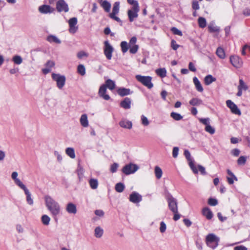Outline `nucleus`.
<instances>
[{
	"instance_id": "obj_1",
	"label": "nucleus",
	"mask_w": 250,
	"mask_h": 250,
	"mask_svg": "<svg viewBox=\"0 0 250 250\" xmlns=\"http://www.w3.org/2000/svg\"><path fill=\"white\" fill-rule=\"evenodd\" d=\"M45 206L56 222L58 216L61 214V208L58 202L49 195L44 197Z\"/></svg>"
},
{
	"instance_id": "obj_2",
	"label": "nucleus",
	"mask_w": 250,
	"mask_h": 250,
	"mask_svg": "<svg viewBox=\"0 0 250 250\" xmlns=\"http://www.w3.org/2000/svg\"><path fill=\"white\" fill-rule=\"evenodd\" d=\"M220 238L213 233H209L206 237V243L209 248L214 249L219 244Z\"/></svg>"
},
{
	"instance_id": "obj_3",
	"label": "nucleus",
	"mask_w": 250,
	"mask_h": 250,
	"mask_svg": "<svg viewBox=\"0 0 250 250\" xmlns=\"http://www.w3.org/2000/svg\"><path fill=\"white\" fill-rule=\"evenodd\" d=\"M135 78L139 82L148 89H151L153 87V84L151 82L152 77L150 76L137 75L135 76Z\"/></svg>"
},
{
	"instance_id": "obj_4",
	"label": "nucleus",
	"mask_w": 250,
	"mask_h": 250,
	"mask_svg": "<svg viewBox=\"0 0 250 250\" xmlns=\"http://www.w3.org/2000/svg\"><path fill=\"white\" fill-rule=\"evenodd\" d=\"M104 53L106 58L108 60H110L112 57L114 48L107 40L104 42Z\"/></svg>"
},
{
	"instance_id": "obj_5",
	"label": "nucleus",
	"mask_w": 250,
	"mask_h": 250,
	"mask_svg": "<svg viewBox=\"0 0 250 250\" xmlns=\"http://www.w3.org/2000/svg\"><path fill=\"white\" fill-rule=\"evenodd\" d=\"M52 79L57 83V86L59 89H62L64 86L66 79L64 76L58 74L52 73Z\"/></svg>"
},
{
	"instance_id": "obj_6",
	"label": "nucleus",
	"mask_w": 250,
	"mask_h": 250,
	"mask_svg": "<svg viewBox=\"0 0 250 250\" xmlns=\"http://www.w3.org/2000/svg\"><path fill=\"white\" fill-rule=\"evenodd\" d=\"M139 169V167L132 163L125 165L122 168V172L125 175H128L134 173Z\"/></svg>"
},
{
	"instance_id": "obj_7",
	"label": "nucleus",
	"mask_w": 250,
	"mask_h": 250,
	"mask_svg": "<svg viewBox=\"0 0 250 250\" xmlns=\"http://www.w3.org/2000/svg\"><path fill=\"white\" fill-rule=\"evenodd\" d=\"M169 209L172 212H177L178 211V206L176 200L170 194L167 197Z\"/></svg>"
},
{
	"instance_id": "obj_8",
	"label": "nucleus",
	"mask_w": 250,
	"mask_h": 250,
	"mask_svg": "<svg viewBox=\"0 0 250 250\" xmlns=\"http://www.w3.org/2000/svg\"><path fill=\"white\" fill-rule=\"evenodd\" d=\"M56 10L58 12H68L69 8L68 4L64 0H58L56 2Z\"/></svg>"
},
{
	"instance_id": "obj_9",
	"label": "nucleus",
	"mask_w": 250,
	"mask_h": 250,
	"mask_svg": "<svg viewBox=\"0 0 250 250\" xmlns=\"http://www.w3.org/2000/svg\"><path fill=\"white\" fill-rule=\"evenodd\" d=\"M227 106L230 109L231 112L236 115H240L241 114V111L237 107V105L230 100H228L226 101Z\"/></svg>"
},
{
	"instance_id": "obj_10",
	"label": "nucleus",
	"mask_w": 250,
	"mask_h": 250,
	"mask_svg": "<svg viewBox=\"0 0 250 250\" xmlns=\"http://www.w3.org/2000/svg\"><path fill=\"white\" fill-rule=\"evenodd\" d=\"M230 62L236 68L241 67L243 64L242 60L239 56L235 55L230 57Z\"/></svg>"
},
{
	"instance_id": "obj_11",
	"label": "nucleus",
	"mask_w": 250,
	"mask_h": 250,
	"mask_svg": "<svg viewBox=\"0 0 250 250\" xmlns=\"http://www.w3.org/2000/svg\"><path fill=\"white\" fill-rule=\"evenodd\" d=\"M139 7H132L131 9L128 10L127 11V15L128 16L129 21L132 22L134 19L138 17V13L139 11Z\"/></svg>"
},
{
	"instance_id": "obj_12",
	"label": "nucleus",
	"mask_w": 250,
	"mask_h": 250,
	"mask_svg": "<svg viewBox=\"0 0 250 250\" xmlns=\"http://www.w3.org/2000/svg\"><path fill=\"white\" fill-rule=\"evenodd\" d=\"M184 155L187 158V159L189 161V165L190 167V168L192 169V171L195 174H197L198 172V170L197 169L196 167L194 166V163L191 160V155L190 152L188 150H185L184 151Z\"/></svg>"
},
{
	"instance_id": "obj_13",
	"label": "nucleus",
	"mask_w": 250,
	"mask_h": 250,
	"mask_svg": "<svg viewBox=\"0 0 250 250\" xmlns=\"http://www.w3.org/2000/svg\"><path fill=\"white\" fill-rule=\"evenodd\" d=\"M55 10V9L53 7H51L49 5H42L39 7V11L42 14H50L53 13Z\"/></svg>"
},
{
	"instance_id": "obj_14",
	"label": "nucleus",
	"mask_w": 250,
	"mask_h": 250,
	"mask_svg": "<svg viewBox=\"0 0 250 250\" xmlns=\"http://www.w3.org/2000/svg\"><path fill=\"white\" fill-rule=\"evenodd\" d=\"M129 201L133 203H139L142 200V197L138 193L134 191L129 196Z\"/></svg>"
},
{
	"instance_id": "obj_15",
	"label": "nucleus",
	"mask_w": 250,
	"mask_h": 250,
	"mask_svg": "<svg viewBox=\"0 0 250 250\" xmlns=\"http://www.w3.org/2000/svg\"><path fill=\"white\" fill-rule=\"evenodd\" d=\"M78 22L77 18L74 17L69 19L68 21L69 26V32L71 33H75L78 28L75 27Z\"/></svg>"
},
{
	"instance_id": "obj_16",
	"label": "nucleus",
	"mask_w": 250,
	"mask_h": 250,
	"mask_svg": "<svg viewBox=\"0 0 250 250\" xmlns=\"http://www.w3.org/2000/svg\"><path fill=\"white\" fill-rule=\"evenodd\" d=\"M21 188L23 190L24 193L26 195V200L27 203L29 205H33L34 203L33 200L31 197V194L29 190L25 186H23Z\"/></svg>"
},
{
	"instance_id": "obj_17",
	"label": "nucleus",
	"mask_w": 250,
	"mask_h": 250,
	"mask_svg": "<svg viewBox=\"0 0 250 250\" xmlns=\"http://www.w3.org/2000/svg\"><path fill=\"white\" fill-rule=\"evenodd\" d=\"M106 92V85L104 84L102 85L99 88L98 92L99 95L101 97H102L105 100H109L110 97L108 95L105 94Z\"/></svg>"
},
{
	"instance_id": "obj_18",
	"label": "nucleus",
	"mask_w": 250,
	"mask_h": 250,
	"mask_svg": "<svg viewBox=\"0 0 250 250\" xmlns=\"http://www.w3.org/2000/svg\"><path fill=\"white\" fill-rule=\"evenodd\" d=\"M65 209L69 214H75L77 211L76 206L72 203H68L66 206Z\"/></svg>"
},
{
	"instance_id": "obj_19",
	"label": "nucleus",
	"mask_w": 250,
	"mask_h": 250,
	"mask_svg": "<svg viewBox=\"0 0 250 250\" xmlns=\"http://www.w3.org/2000/svg\"><path fill=\"white\" fill-rule=\"evenodd\" d=\"M18 173L16 171H14L12 173L11 178L14 181L15 184L18 186L20 188H21L23 186H25L23 183L17 178Z\"/></svg>"
},
{
	"instance_id": "obj_20",
	"label": "nucleus",
	"mask_w": 250,
	"mask_h": 250,
	"mask_svg": "<svg viewBox=\"0 0 250 250\" xmlns=\"http://www.w3.org/2000/svg\"><path fill=\"white\" fill-rule=\"evenodd\" d=\"M131 99L126 97L120 103V106L125 109H128L131 107Z\"/></svg>"
},
{
	"instance_id": "obj_21",
	"label": "nucleus",
	"mask_w": 250,
	"mask_h": 250,
	"mask_svg": "<svg viewBox=\"0 0 250 250\" xmlns=\"http://www.w3.org/2000/svg\"><path fill=\"white\" fill-rule=\"evenodd\" d=\"M117 93L120 96L124 97L125 96L131 94L133 92L131 91L130 89L129 88L120 87L118 89Z\"/></svg>"
},
{
	"instance_id": "obj_22",
	"label": "nucleus",
	"mask_w": 250,
	"mask_h": 250,
	"mask_svg": "<svg viewBox=\"0 0 250 250\" xmlns=\"http://www.w3.org/2000/svg\"><path fill=\"white\" fill-rule=\"evenodd\" d=\"M202 214L208 220L213 217V213L208 207H205L202 209Z\"/></svg>"
},
{
	"instance_id": "obj_23",
	"label": "nucleus",
	"mask_w": 250,
	"mask_h": 250,
	"mask_svg": "<svg viewBox=\"0 0 250 250\" xmlns=\"http://www.w3.org/2000/svg\"><path fill=\"white\" fill-rule=\"evenodd\" d=\"M119 125L123 128L131 129L132 126L131 122L124 119L119 122Z\"/></svg>"
},
{
	"instance_id": "obj_24",
	"label": "nucleus",
	"mask_w": 250,
	"mask_h": 250,
	"mask_svg": "<svg viewBox=\"0 0 250 250\" xmlns=\"http://www.w3.org/2000/svg\"><path fill=\"white\" fill-rule=\"evenodd\" d=\"M193 82L195 86L196 90L200 92H202L204 90L203 87L200 82L199 81V80L196 77H194L193 78Z\"/></svg>"
},
{
	"instance_id": "obj_25",
	"label": "nucleus",
	"mask_w": 250,
	"mask_h": 250,
	"mask_svg": "<svg viewBox=\"0 0 250 250\" xmlns=\"http://www.w3.org/2000/svg\"><path fill=\"white\" fill-rule=\"evenodd\" d=\"M189 104L192 106H199L203 104V101L198 98H193L189 101Z\"/></svg>"
},
{
	"instance_id": "obj_26",
	"label": "nucleus",
	"mask_w": 250,
	"mask_h": 250,
	"mask_svg": "<svg viewBox=\"0 0 250 250\" xmlns=\"http://www.w3.org/2000/svg\"><path fill=\"white\" fill-rule=\"evenodd\" d=\"M80 123L81 125L84 127H86L88 126V121L87 119V115L85 114H83L82 115L81 118H80Z\"/></svg>"
},
{
	"instance_id": "obj_27",
	"label": "nucleus",
	"mask_w": 250,
	"mask_h": 250,
	"mask_svg": "<svg viewBox=\"0 0 250 250\" xmlns=\"http://www.w3.org/2000/svg\"><path fill=\"white\" fill-rule=\"evenodd\" d=\"M216 81V78L211 75H208L205 77L204 82L206 85H208Z\"/></svg>"
},
{
	"instance_id": "obj_28",
	"label": "nucleus",
	"mask_w": 250,
	"mask_h": 250,
	"mask_svg": "<svg viewBox=\"0 0 250 250\" xmlns=\"http://www.w3.org/2000/svg\"><path fill=\"white\" fill-rule=\"evenodd\" d=\"M157 75L160 77L163 78L166 76L167 70L165 68H158L155 71Z\"/></svg>"
},
{
	"instance_id": "obj_29",
	"label": "nucleus",
	"mask_w": 250,
	"mask_h": 250,
	"mask_svg": "<svg viewBox=\"0 0 250 250\" xmlns=\"http://www.w3.org/2000/svg\"><path fill=\"white\" fill-rule=\"evenodd\" d=\"M208 29L210 33L219 32L220 31V27L215 25L213 23L208 25Z\"/></svg>"
},
{
	"instance_id": "obj_30",
	"label": "nucleus",
	"mask_w": 250,
	"mask_h": 250,
	"mask_svg": "<svg viewBox=\"0 0 250 250\" xmlns=\"http://www.w3.org/2000/svg\"><path fill=\"white\" fill-rule=\"evenodd\" d=\"M47 41L50 42H55L56 43L60 44L61 43V41L55 36L49 35L47 38Z\"/></svg>"
},
{
	"instance_id": "obj_31",
	"label": "nucleus",
	"mask_w": 250,
	"mask_h": 250,
	"mask_svg": "<svg viewBox=\"0 0 250 250\" xmlns=\"http://www.w3.org/2000/svg\"><path fill=\"white\" fill-rule=\"evenodd\" d=\"M104 230L100 227H97L95 229L94 235L96 238H101L103 235Z\"/></svg>"
},
{
	"instance_id": "obj_32",
	"label": "nucleus",
	"mask_w": 250,
	"mask_h": 250,
	"mask_svg": "<svg viewBox=\"0 0 250 250\" xmlns=\"http://www.w3.org/2000/svg\"><path fill=\"white\" fill-rule=\"evenodd\" d=\"M154 173L157 179H160L163 174V171L161 167L159 166H156L154 168Z\"/></svg>"
},
{
	"instance_id": "obj_33",
	"label": "nucleus",
	"mask_w": 250,
	"mask_h": 250,
	"mask_svg": "<svg viewBox=\"0 0 250 250\" xmlns=\"http://www.w3.org/2000/svg\"><path fill=\"white\" fill-rule=\"evenodd\" d=\"M101 6L104 8V9L106 12H108L110 11V8H111V4L107 0H104L102 2H101Z\"/></svg>"
},
{
	"instance_id": "obj_34",
	"label": "nucleus",
	"mask_w": 250,
	"mask_h": 250,
	"mask_svg": "<svg viewBox=\"0 0 250 250\" xmlns=\"http://www.w3.org/2000/svg\"><path fill=\"white\" fill-rule=\"evenodd\" d=\"M50 220V218L46 214H44L41 217V222L44 226H48L49 225Z\"/></svg>"
},
{
	"instance_id": "obj_35",
	"label": "nucleus",
	"mask_w": 250,
	"mask_h": 250,
	"mask_svg": "<svg viewBox=\"0 0 250 250\" xmlns=\"http://www.w3.org/2000/svg\"><path fill=\"white\" fill-rule=\"evenodd\" d=\"M104 85H106V87L109 88L110 90H113L115 87V82L110 80L108 79L105 81V84Z\"/></svg>"
},
{
	"instance_id": "obj_36",
	"label": "nucleus",
	"mask_w": 250,
	"mask_h": 250,
	"mask_svg": "<svg viewBox=\"0 0 250 250\" xmlns=\"http://www.w3.org/2000/svg\"><path fill=\"white\" fill-rule=\"evenodd\" d=\"M89 184L90 188L93 189H95L98 188V181L96 179H90L89 180Z\"/></svg>"
},
{
	"instance_id": "obj_37",
	"label": "nucleus",
	"mask_w": 250,
	"mask_h": 250,
	"mask_svg": "<svg viewBox=\"0 0 250 250\" xmlns=\"http://www.w3.org/2000/svg\"><path fill=\"white\" fill-rule=\"evenodd\" d=\"M216 55L218 56L219 58L220 59H224L225 58V53L224 49L221 47H219L217 48L216 51Z\"/></svg>"
},
{
	"instance_id": "obj_38",
	"label": "nucleus",
	"mask_w": 250,
	"mask_h": 250,
	"mask_svg": "<svg viewBox=\"0 0 250 250\" xmlns=\"http://www.w3.org/2000/svg\"><path fill=\"white\" fill-rule=\"evenodd\" d=\"M66 154L71 158L74 159L75 158V154L74 148L72 147H68L65 150Z\"/></svg>"
},
{
	"instance_id": "obj_39",
	"label": "nucleus",
	"mask_w": 250,
	"mask_h": 250,
	"mask_svg": "<svg viewBox=\"0 0 250 250\" xmlns=\"http://www.w3.org/2000/svg\"><path fill=\"white\" fill-rule=\"evenodd\" d=\"M125 186L123 183H118L116 184L115 189L118 192H122L124 191Z\"/></svg>"
},
{
	"instance_id": "obj_40",
	"label": "nucleus",
	"mask_w": 250,
	"mask_h": 250,
	"mask_svg": "<svg viewBox=\"0 0 250 250\" xmlns=\"http://www.w3.org/2000/svg\"><path fill=\"white\" fill-rule=\"evenodd\" d=\"M239 85L238 86V89H241L242 90H247L248 89V86L245 83L244 81L242 79H240L239 82Z\"/></svg>"
},
{
	"instance_id": "obj_41",
	"label": "nucleus",
	"mask_w": 250,
	"mask_h": 250,
	"mask_svg": "<svg viewBox=\"0 0 250 250\" xmlns=\"http://www.w3.org/2000/svg\"><path fill=\"white\" fill-rule=\"evenodd\" d=\"M120 8V2L119 1H116L114 3L113 5V7L112 9V11L111 13H113V15H116L119 13Z\"/></svg>"
},
{
	"instance_id": "obj_42",
	"label": "nucleus",
	"mask_w": 250,
	"mask_h": 250,
	"mask_svg": "<svg viewBox=\"0 0 250 250\" xmlns=\"http://www.w3.org/2000/svg\"><path fill=\"white\" fill-rule=\"evenodd\" d=\"M170 117L175 121H180L183 119V116L181 114L174 112L170 113Z\"/></svg>"
},
{
	"instance_id": "obj_43",
	"label": "nucleus",
	"mask_w": 250,
	"mask_h": 250,
	"mask_svg": "<svg viewBox=\"0 0 250 250\" xmlns=\"http://www.w3.org/2000/svg\"><path fill=\"white\" fill-rule=\"evenodd\" d=\"M198 21L200 27L203 28L206 26L207 22L205 18L200 17L198 20Z\"/></svg>"
},
{
	"instance_id": "obj_44",
	"label": "nucleus",
	"mask_w": 250,
	"mask_h": 250,
	"mask_svg": "<svg viewBox=\"0 0 250 250\" xmlns=\"http://www.w3.org/2000/svg\"><path fill=\"white\" fill-rule=\"evenodd\" d=\"M121 50L123 53H125L127 52L128 49V45L126 42L123 41L121 43Z\"/></svg>"
},
{
	"instance_id": "obj_45",
	"label": "nucleus",
	"mask_w": 250,
	"mask_h": 250,
	"mask_svg": "<svg viewBox=\"0 0 250 250\" xmlns=\"http://www.w3.org/2000/svg\"><path fill=\"white\" fill-rule=\"evenodd\" d=\"M78 72L82 76H83L85 74V69L83 65L79 64L77 68Z\"/></svg>"
},
{
	"instance_id": "obj_46",
	"label": "nucleus",
	"mask_w": 250,
	"mask_h": 250,
	"mask_svg": "<svg viewBox=\"0 0 250 250\" xmlns=\"http://www.w3.org/2000/svg\"><path fill=\"white\" fill-rule=\"evenodd\" d=\"M13 61L16 64H20L22 62V59L20 56L16 55L13 57Z\"/></svg>"
},
{
	"instance_id": "obj_47",
	"label": "nucleus",
	"mask_w": 250,
	"mask_h": 250,
	"mask_svg": "<svg viewBox=\"0 0 250 250\" xmlns=\"http://www.w3.org/2000/svg\"><path fill=\"white\" fill-rule=\"evenodd\" d=\"M205 130L206 132L211 135L213 134L215 131L214 128L211 126L210 125L206 126Z\"/></svg>"
},
{
	"instance_id": "obj_48",
	"label": "nucleus",
	"mask_w": 250,
	"mask_h": 250,
	"mask_svg": "<svg viewBox=\"0 0 250 250\" xmlns=\"http://www.w3.org/2000/svg\"><path fill=\"white\" fill-rule=\"evenodd\" d=\"M247 160L246 156H240L237 160V164L238 165H244L245 164Z\"/></svg>"
},
{
	"instance_id": "obj_49",
	"label": "nucleus",
	"mask_w": 250,
	"mask_h": 250,
	"mask_svg": "<svg viewBox=\"0 0 250 250\" xmlns=\"http://www.w3.org/2000/svg\"><path fill=\"white\" fill-rule=\"evenodd\" d=\"M208 203L210 206H215L218 204V201L215 198H209Z\"/></svg>"
},
{
	"instance_id": "obj_50",
	"label": "nucleus",
	"mask_w": 250,
	"mask_h": 250,
	"mask_svg": "<svg viewBox=\"0 0 250 250\" xmlns=\"http://www.w3.org/2000/svg\"><path fill=\"white\" fill-rule=\"evenodd\" d=\"M171 31L174 35H179L182 36L183 35L182 32L176 27H172L171 29Z\"/></svg>"
},
{
	"instance_id": "obj_51",
	"label": "nucleus",
	"mask_w": 250,
	"mask_h": 250,
	"mask_svg": "<svg viewBox=\"0 0 250 250\" xmlns=\"http://www.w3.org/2000/svg\"><path fill=\"white\" fill-rule=\"evenodd\" d=\"M192 8L195 10H199L200 8L199 2L197 0H193L192 2Z\"/></svg>"
},
{
	"instance_id": "obj_52",
	"label": "nucleus",
	"mask_w": 250,
	"mask_h": 250,
	"mask_svg": "<svg viewBox=\"0 0 250 250\" xmlns=\"http://www.w3.org/2000/svg\"><path fill=\"white\" fill-rule=\"evenodd\" d=\"M141 121H142V124L145 125V126H147L149 125V122L147 119V118L144 115H142L141 116Z\"/></svg>"
},
{
	"instance_id": "obj_53",
	"label": "nucleus",
	"mask_w": 250,
	"mask_h": 250,
	"mask_svg": "<svg viewBox=\"0 0 250 250\" xmlns=\"http://www.w3.org/2000/svg\"><path fill=\"white\" fill-rule=\"evenodd\" d=\"M138 48L139 46L138 45H132L130 48L129 52L131 54H135L137 52Z\"/></svg>"
},
{
	"instance_id": "obj_54",
	"label": "nucleus",
	"mask_w": 250,
	"mask_h": 250,
	"mask_svg": "<svg viewBox=\"0 0 250 250\" xmlns=\"http://www.w3.org/2000/svg\"><path fill=\"white\" fill-rule=\"evenodd\" d=\"M199 120V121L200 123L205 125L206 126H207L208 125H209V119L208 118H200Z\"/></svg>"
},
{
	"instance_id": "obj_55",
	"label": "nucleus",
	"mask_w": 250,
	"mask_h": 250,
	"mask_svg": "<svg viewBox=\"0 0 250 250\" xmlns=\"http://www.w3.org/2000/svg\"><path fill=\"white\" fill-rule=\"evenodd\" d=\"M127 2L132 5V7H139L138 2L135 0H127Z\"/></svg>"
},
{
	"instance_id": "obj_56",
	"label": "nucleus",
	"mask_w": 250,
	"mask_h": 250,
	"mask_svg": "<svg viewBox=\"0 0 250 250\" xmlns=\"http://www.w3.org/2000/svg\"><path fill=\"white\" fill-rule=\"evenodd\" d=\"M171 47L174 50H176L179 47V45L177 44L174 40H172L171 41Z\"/></svg>"
},
{
	"instance_id": "obj_57",
	"label": "nucleus",
	"mask_w": 250,
	"mask_h": 250,
	"mask_svg": "<svg viewBox=\"0 0 250 250\" xmlns=\"http://www.w3.org/2000/svg\"><path fill=\"white\" fill-rule=\"evenodd\" d=\"M118 164L117 163H114L110 167V171L112 173H114L117 171V168L118 167Z\"/></svg>"
},
{
	"instance_id": "obj_58",
	"label": "nucleus",
	"mask_w": 250,
	"mask_h": 250,
	"mask_svg": "<svg viewBox=\"0 0 250 250\" xmlns=\"http://www.w3.org/2000/svg\"><path fill=\"white\" fill-rule=\"evenodd\" d=\"M167 229L166 224L164 222H161L160 223V231L161 233H164L165 232Z\"/></svg>"
},
{
	"instance_id": "obj_59",
	"label": "nucleus",
	"mask_w": 250,
	"mask_h": 250,
	"mask_svg": "<svg viewBox=\"0 0 250 250\" xmlns=\"http://www.w3.org/2000/svg\"><path fill=\"white\" fill-rule=\"evenodd\" d=\"M179 148L178 147H174L172 150V156L174 158H177L178 155Z\"/></svg>"
},
{
	"instance_id": "obj_60",
	"label": "nucleus",
	"mask_w": 250,
	"mask_h": 250,
	"mask_svg": "<svg viewBox=\"0 0 250 250\" xmlns=\"http://www.w3.org/2000/svg\"><path fill=\"white\" fill-rule=\"evenodd\" d=\"M198 170L200 172L201 174L202 175H206V171L205 170V168L201 165L198 166Z\"/></svg>"
},
{
	"instance_id": "obj_61",
	"label": "nucleus",
	"mask_w": 250,
	"mask_h": 250,
	"mask_svg": "<svg viewBox=\"0 0 250 250\" xmlns=\"http://www.w3.org/2000/svg\"><path fill=\"white\" fill-rule=\"evenodd\" d=\"M55 63L54 62L51 61H47L45 64L46 67L49 68L50 69H51V68L53 67Z\"/></svg>"
},
{
	"instance_id": "obj_62",
	"label": "nucleus",
	"mask_w": 250,
	"mask_h": 250,
	"mask_svg": "<svg viewBox=\"0 0 250 250\" xmlns=\"http://www.w3.org/2000/svg\"><path fill=\"white\" fill-rule=\"evenodd\" d=\"M188 68L189 70L192 72H195L196 71V68L194 64L192 62H190L189 63Z\"/></svg>"
},
{
	"instance_id": "obj_63",
	"label": "nucleus",
	"mask_w": 250,
	"mask_h": 250,
	"mask_svg": "<svg viewBox=\"0 0 250 250\" xmlns=\"http://www.w3.org/2000/svg\"><path fill=\"white\" fill-rule=\"evenodd\" d=\"M136 42H137L136 37L135 36L132 37L129 41V46L136 45L135 43H136Z\"/></svg>"
},
{
	"instance_id": "obj_64",
	"label": "nucleus",
	"mask_w": 250,
	"mask_h": 250,
	"mask_svg": "<svg viewBox=\"0 0 250 250\" xmlns=\"http://www.w3.org/2000/svg\"><path fill=\"white\" fill-rule=\"evenodd\" d=\"M234 250H248V249L244 246H238L235 247Z\"/></svg>"
}]
</instances>
